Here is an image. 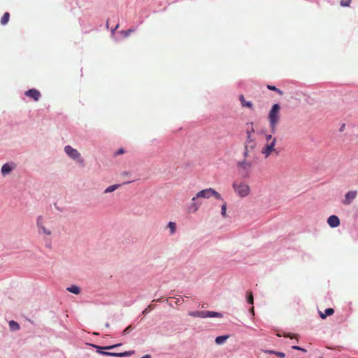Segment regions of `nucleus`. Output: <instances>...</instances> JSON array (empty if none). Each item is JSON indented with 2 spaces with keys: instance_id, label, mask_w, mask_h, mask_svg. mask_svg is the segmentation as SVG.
I'll return each mask as SVG.
<instances>
[{
  "instance_id": "obj_23",
  "label": "nucleus",
  "mask_w": 358,
  "mask_h": 358,
  "mask_svg": "<svg viewBox=\"0 0 358 358\" xmlns=\"http://www.w3.org/2000/svg\"><path fill=\"white\" fill-rule=\"evenodd\" d=\"M254 122H249L246 124V126L248 127L246 130V134L247 136H252L253 133H255V129L253 127Z\"/></svg>"
},
{
  "instance_id": "obj_12",
  "label": "nucleus",
  "mask_w": 358,
  "mask_h": 358,
  "mask_svg": "<svg viewBox=\"0 0 358 358\" xmlns=\"http://www.w3.org/2000/svg\"><path fill=\"white\" fill-rule=\"evenodd\" d=\"M272 152H275L277 155L279 154L278 151H276L271 145L267 144H266L262 150V153L265 155V157H268Z\"/></svg>"
},
{
  "instance_id": "obj_42",
  "label": "nucleus",
  "mask_w": 358,
  "mask_h": 358,
  "mask_svg": "<svg viewBox=\"0 0 358 358\" xmlns=\"http://www.w3.org/2000/svg\"><path fill=\"white\" fill-rule=\"evenodd\" d=\"M124 150L123 148H120L117 152H115V155H121V154H123L124 153Z\"/></svg>"
},
{
  "instance_id": "obj_7",
  "label": "nucleus",
  "mask_w": 358,
  "mask_h": 358,
  "mask_svg": "<svg viewBox=\"0 0 358 358\" xmlns=\"http://www.w3.org/2000/svg\"><path fill=\"white\" fill-rule=\"evenodd\" d=\"M24 94L27 96H29V97L33 99L36 101H38L41 96L40 92L38 90L34 89V88H31V89L27 90L24 92Z\"/></svg>"
},
{
  "instance_id": "obj_41",
  "label": "nucleus",
  "mask_w": 358,
  "mask_h": 358,
  "mask_svg": "<svg viewBox=\"0 0 358 358\" xmlns=\"http://www.w3.org/2000/svg\"><path fill=\"white\" fill-rule=\"evenodd\" d=\"M150 310H151L150 306H148L147 308H145L143 310L142 314H147L150 311Z\"/></svg>"
},
{
  "instance_id": "obj_21",
  "label": "nucleus",
  "mask_w": 358,
  "mask_h": 358,
  "mask_svg": "<svg viewBox=\"0 0 358 358\" xmlns=\"http://www.w3.org/2000/svg\"><path fill=\"white\" fill-rule=\"evenodd\" d=\"M66 290L74 294H79L81 292L80 288L76 285H72L70 287H67Z\"/></svg>"
},
{
  "instance_id": "obj_13",
  "label": "nucleus",
  "mask_w": 358,
  "mask_h": 358,
  "mask_svg": "<svg viewBox=\"0 0 358 358\" xmlns=\"http://www.w3.org/2000/svg\"><path fill=\"white\" fill-rule=\"evenodd\" d=\"M211 189L212 188H208V189H205L201 191H199L196 194V197H199V198L202 197V198H206V199H208V198L211 197Z\"/></svg>"
},
{
  "instance_id": "obj_19",
  "label": "nucleus",
  "mask_w": 358,
  "mask_h": 358,
  "mask_svg": "<svg viewBox=\"0 0 358 358\" xmlns=\"http://www.w3.org/2000/svg\"><path fill=\"white\" fill-rule=\"evenodd\" d=\"M189 315L194 317L206 318V310L193 311L190 312Z\"/></svg>"
},
{
  "instance_id": "obj_46",
  "label": "nucleus",
  "mask_w": 358,
  "mask_h": 358,
  "mask_svg": "<svg viewBox=\"0 0 358 358\" xmlns=\"http://www.w3.org/2000/svg\"><path fill=\"white\" fill-rule=\"evenodd\" d=\"M345 127V124H342L341 127H340V129H339V131L342 132L344 130Z\"/></svg>"
},
{
  "instance_id": "obj_35",
  "label": "nucleus",
  "mask_w": 358,
  "mask_h": 358,
  "mask_svg": "<svg viewBox=\"0 0 358 358\" xmlns=\"http://www.w3.org/2000/svg\"><path fill=\"white\" fill-rule=\"evenodd\" d=\"M42 220H43V217L41 215L38 216L37 220H36V224L38 228L43 225Z\"/></svg>"
},
{
  "instance_id": "obj_15",
  "label": "nucleus",
  "mask_w": 358,
  "mask_h": 358,
  "mask_svg": "<svg viewBox=\"0 0 358 358\" xmlns=\"http://www.w3.org/2000/svg\"><path fill=\"white\" fill-rule=\"evenodd\" d=\"M134 350L125 351L123 352H113V357H129L134 354Z\"/></svg>"
},
{
  "instance_id": "obj_49",
  "label": "nucleus",
  "mask_w": 358,
  "mask_h": 358,
  "mask_svg": "<svg viewBox=\"0 0 358 358\" xmlns=\"http://www.w3.org/2000/svg\"><path fill=\"white\" fill-rule=\"evenodd\" d=\"M46 247L50 248H51V243H47L46 244Z\"/></svg>"
},
{
  "instance_id": "obj_22",
  "label": "nucleus",
  "mask_w": 358,
  "mask_h": 358,
  "mask_svg": "<svg viewBox=\"0 0 358 358\" xmlns=\"http://www.w3.org/2000/svg\"><path fill=\"white\" fill-rule=\"evenodd\" d=\"M9 328H10V331H18L20 329V324L18 322H17L14 320H10L9 322Z\"/></svg>"
},
{
  "instance_id": "obj_10",
  "label": "nucleus",
  "mask_w": 358,
  "mask_h": 358,
  "mask_svg": "<svg viewBox=\"0 0 358 358\" xmlns=\"http://www.w3.org/2000/svg\"><path fill=\"white\" fill-rule=\"evenodd\" d=\"M15 166L13 163H6L4 164L1 169V174L3 176H6L10 173L12 170L14 169Z\"/></svg>"
},
{
  "instance_id": "obj_39",
  "label": "nucleus",
  "mask_w": 358,
  "mask_h": 358,
  "mask_svg": "<svg viewBox=\"0 0 358 358\" xmlns=\"http://www.w3.org/2000/svg\"><path fill=\"white\" fill-rule=\"evenodd\" d=\"M275 355L280 358H284L285 357V354L282 352H278L276 351Z\"/></svg>"
},
{
  "instance_id": "obj_54",
  "label": "nucleus",
  "mask_w": 358,
  "mask_h": 358,
  "mask_svg": "<svg viewBox=\"0 0 358 358\" xmlns=\"http://www.w3.org/2000/svg\"><path fill=\"white\" fill-rule=\"evenodd\" d=\"M320 358H322V357H320Z\"/></svg>"
},
{
  "instance_id": "obj_6",
  "label": "nucleus",
  "mask_w": 358,
  "mask_h": 358,
  "mask_svg": "<svg viewBox=\"0 0 358 358\" xmlns=\"http://www.w3.org/2000/svg\"><path fill=\"white\" fill-rule=\"evenodd\" d=\"M357 190H351L348 192L345 195L344 199L342 201V203L345 206H348L352 203L357 195Z\"/></svg>"
},
{
  "instance_id": "obj_2",
  "label": "nucleus",
  "mask_w": 358,
  "mask_h": 358,
  "mask_svg": "<svg viewBox=\"0 0 358 358\" xmlns=\"http://www.w3.org/2000/svg\"><path fill=\"white\" fill-rule=\"evenodd\" d=\"M232 187L236 194L241 198H245L250 193L249 185L243 182L234 181Z\"/></svg>"
},
{
  "instance_id": "obj_29",
  "label": "nucleus",
  "mask_w": 358,
  "mask_h": 358,
  "mask_svg": "<svg viewBox=\"0 0 358 358\" xmlns=\"http://www.w3.org/2000/svg\"><path fill=\"white\" fill-rule=\"evenodd\" d=\"M168 226L170 228L171 234H174L175 231H176V223L173 222H169V224H168Z\"/></svg>"
},
{
  "instance_id": "obj_26",
  "label": "nucleus",
  "mask_w": 358,
  "mask_h": 358,
  "mask_svg": "<svg viewBox=\"0 0 358 358\" xmlns=\"http://www.w3.org/2000/svg\"><path fill=\"white\" fill-rule=\"evenodd\" d=\"M211 196H215L217 200L223 201V198L221 194L213 188L211 189Z\"/></svg>"
},
{
  "instance_id": "obj_11",
  "label": "nucleus",
  "mask_w": 358,
  "mask_h": 358,
  "mask_svg": "<svg viewBox=\"0 0 358 358\" xmlns=\"http://www.w3.org/2000/svg\"><path fill=\"white\" fill-rule=\"evenodd\" d=\"M90 345L92 348L96 349V352H98L99 354L102 355L103 356L113 357V352L104 351L103 350H105L104 347H101V346H99V345H96V344H90Z\"/></svg>"
},
{
  "instance_id": "obj_8",
  "label": "nucleus",
  "mask_w": 358,
  "mask_h": 358,
  "mask_svg": "<svg viewBox=\"0 0 358 358\" xmlns=\"http://www.w3.org/2000/svg\"><path fill=\"white\" fill-rule=\"evenodd\" d=\"M327 224L331 228H336L341 224L340 219L337 215H331L327 219Z\"/></svg>"
},
{
  "instance_id": "obj_24",
  "label": "nucleus",
  "mask_w": 358,
  "mask_h": 358,
  "mask_svg": "<svg viewBox=\"0 0 358 358\" xmlns=\"http://www.w3.org/2000/svg\"><path fill=\"white\" fill-rule=\"evenodd\" d=\"M10 18V14L8 12H6L1 19V24L5 25L8 23Z\"/></svg>"
},
{
  "instance_id": "obj_51",
  "label": "nucleus",
  "mask_w": 358,
  "mask_h": 358,
  "mask_svg": "<svg viewBox=\"0 0 358 358\" xmlns=\"http://www.w3.org/2000/svg\"><path fill=\"white\" fill-rule=\"evenodd\" d=\"M127 174H128V172H127V171H124L122 173V175H124V176H127Z\"/></svg>"
},
{
  "instance_id": "obj_1",
  "label": "nucleus",
  "mask_w": 358,
  "mask_h": 358,
  "mask_svg": "<svg viewBox=\"0 0 358 358\" xmlns=\"http://www.w3.org/2000/svg\"><path fill=\"white\" fill-rule=\"evenodd\" d=\"M280 108L281 107L280 103H274L268 113V118L269 121V127L272 134H274L276 131V126L278 125L280 118Z\"/></svg>"
},
{
  "instance_id": "obj_48",
  "label": "nucleus",
  "mask_w": 358,
  "mask_h": 358,
  "mask_svg": "<svg viewBox=\"0 0 358 358\" xmlns=\"http://www.w3.org/2000/svg\"><path fill=\"white\" fill-rule=\"evenodd\" d=\"M134 181V180H131V181H127V182H123V184H129V183H131V182H132Z\"/></svg>"
},
{
  "instance_id": "obj_20",
  "label": "nucleus",
  "mask_w": 358,
  "mask_h": 358,
  "mask_svg": "<svg viewBox=\"0 0 358 358\" xmlns=\"http://www.w3.org/2000/svg\"><path fill=\"white\" fill-rule=\"evenodd\" d=\"M245 145L250 146L251 150H253L255 148L256 143L255 142V139L252 138V136H247Z\"/></svg>"
},
{
  "instance_id": "obj_18",
  "label": "nucleus",
  "mask_w": 358,
  "mask_h": 358,
  "mask_svg": "<svg viewBox=\"0 0 358 358\" xmlns=\"http://www.w3.org/2000/svg\"><path fill=\"white\" fill-rule=\"evenodd\" d=\"M229 337V335L228 334L218 336L215 338V342L217 345H222L226 342Z\"/></svg>"
},
{
  "instance_id": "obj_5",
  "label": "nucleus",
  "mask_w": 358,
  "mask_h": 358,
  "mask_svg": "<svg viewBox=\"0 0 358 358\" xmlns=\"http://www.w3.org/2000/svg\"><path fill=\"white\" fill-rule=\"evenodd\" d=\"M119 27V23H117L115 27L111 29V35L113 38L116 41L120 40V38H125L129 36L131 33H133L136 31V28H130L127 30H121L117 33V35H120V37L115 36V30Z\"/></svg>"
},
{
  "instance_id": "obj_30",
  "label": "nucleus",
  "mask_w": 358,
  "mask_h": 358,
  "mask_svg": "<svg viewBox=\"0 0 358 358\" xmlns=\"http://www.w3.org/2000/svg\"><path fill=\"white\" fill-rule=\"evenodd\" d=\"M246 299H247V302L249 304H250V305L253 304V296H252V293L247 292Z\"/></svg>"
},
{
  "instance_id": "obj_36",
  "label": "nucleus",
  "mask_w": 358,
  "mask_h": 358,
  "mask_svg": "<svg viewBox=\"0 0 358 358\" xmlns=\"http://www.w3.org/2000/svg\"><path fill=\"white\" fill-rule=\"evenodd\" d=\"M249 148H250V146L245 145V147H244L243 156H244L245 158H246L248 156Z\"/></svg>"
},
{
  "instance_id": "obj_34",
  "label": "nucleus",
  "mask_w": 358,
  "mask_h": 358,
  "mask_svg": "<svg viewBox=\"0 0 358 358\" xmlns=\"http://www.w3.org/2000/svg\"><path fill=\"white\" fill-rule=\"evenodd\" d=\"M292 348L294 349V350H296L301 351L303 352H307V350L305 348H301V347L298 346V345H293L292 347Z\"/></svg>"
},
{
  "instance_id": "obj_3",
  "label": "nucleus",
  "mask_w": 358,
  "mask_h": 358,
  "mask_svg": "<svg viewBox=\"0 0 358 358\" xmlns=\"http://www.w3.org/2000/svg\"><path fill=\"white\" fill-rule=\"evenodd\" d=\"M238 173L242 179H248L250 176L252 163L245 159L237 162Z\"/></svg>"
},
{
  "instance_id": "obj_17",
  "label": "nucleus",
  "mask_w": 358,
  "mask_h": 358,
  "mask_svg": "<svg viewBox=\"0 0 358 358\" xmlns=\"http://www.w3.org/2000/svg\"><path fill=\"white\" fill-rule=\"evenodd\" d=\"M207 317H223V314L220 312L206 310V318Z\"/></svg>"
},
{
  "instance_id": "obj_28",
  "label": "nucleus",
  "mask_w": 358,
  "mask_h": 358,
  "mask_svg": "<svg viewBox=\"0 0 358 358\" xmlns=\"http://www.w3.org/2000/svg\"><path fill=\"white\" fill-rule=\"evenodd\" d=\"M134 329V327H133L131 324L129 325L127 327H126L122 332L121 333L122 336H126L129 332H131Z\"/></svg>"
},
{
  "instance_id": "obj_4",
  "label": "nucleus",
  "mask_w": 358,
  "mask_h": 358,
  "mask_svg": "<svg viewBox=\"0 0 358 358\" xmlns=\"http://www.w3.org/2000/svg\"><path fill=\"white\" fill-rule=\"evenodd\" d=\"M64 152L70 158L76 160L81 166H85V161L76 149H74L71 145H66L64 147Z\"/></svg>"
},
{
  "instance_id": "obj_14",
  "label": "nucleus",
  "mask_w": 358,
  "mask_h": 358,
  "mask_svg": "<svg viewBox=\"0 0 358 358\" xmlns=\"http://www.w3.org/2000/svg\"><path fill=\"white\" fill-rule=\"evenodd\" d=\"M239 100L241 103L242 106L247 107L251 110L253 109V103L250 101H245L243 94L239 96Z\"/></svg>"
},
{
  "instance_id": "obj_32",
  "label": "nucleus",
  "mask_w": 358,
  "mask_h": 358,
  "mask_svg": "<svg viewBox=\"0 0 358 358\" xmlns=\"http://www.w3.org/2000/svg\"><path fill=\"white\" fill-rule=\"evenodd\" d=\"M226 210H227V203L224 202L221 207V215L223 217H226Z\"/></svg>"
},
{
  "instance_id": "obj_16",
  "label": "nucleus",
  "mask_w": 358,
  "mask_h": 358,
  "mask_svg": "<svg viewBox=\"0 0 358 358\" xmlns=\"http://www.w3.org/2000/svg\"><path fill=\"white\" fill-rule=\"evenodd\" d=\"M334 313V310L332 308H326L324 313L319 311L320 317L322 319H325L327 316L333 315Z\"/></svg>"
},
{
  "instance_id": "obj_53",
  "label": "nucleus",
  "mask_w": 358,
  "mask_h": 358,
  "mask_svg": "<svg viewBox=\"0 0 358 358\" xmlns=\"http://www.w3.org/2000/svg\"><path fill=\"white\" fill-rule=\"evenodd\" d=\"M106 27H108V22L107 21L106 22Z\"/></svg>"
},
{
  "instance_id": "obj_50",
  "label": "nucleus",
  "mask_w": 358,
  "mask_h": 358,
  "mask_svg": "<svg viewBox=\"0 0 358 358\" xmlns=\"http://www.w3.org/2000/svg\"><path fill=\"white\" fill-rule=\"evenodd\" d=\"M105 327H107V328H108V327H110L109 323H108V322H106V323L105 324Z\"/></svg>"
},
{
  "instance_id": "obj_45",
  "label": "nucleus",
  "mask_w": 358,
  "mask_h": 358,
  "mask_svg": "<svg viewBox=\"0 0 358 358\" xmlns=\"http://www.w3.org/2000/svg\"><path fill=\"white\" fill-rule=\"evenodd\" d=\"M273 138L271 134H266V139L267 141H270L271 139L273 140Z\"/></svg>"
},
{
  "instance_id": "obj_9",
  "label": "nucleus",
  "mask_w": 358,
  "mask_h": 358,
  "mask_svg": "<svg viewBox=\"0 0 358 358\" xmlns=\"http://www.w3.org/2000/svg\"><path fill=\"white\" fill-rule=\"evenodd\" d=\"M197 199H199V197H196V195L192 199V202L189 204V206H188L189 212L195 213L199 209L201 203L199 201H196Z\"/></svg>"
},
{
  "instance_id": "obj_44",
  "label": "nucleus",
  "mask_w": 358,
  "mask_h": 358,
  "mask_svg": "<svg viewBox=\"0 0 358 358\" xmlns=\"http://www.w3.org/2000/svg\"><path fill=\"white\" fill-rule=\"evenodd\" d=\"M285 337H287V338H294V335L291 333H287L286 334L284 335Z\"/></svg>"
},
{
  "instance_id": "obj_33",
  "label": "nucleus",
  "mask_w": 358,
  "mask_h": 358,
  "mask_svg": "<svg viewBox=\"0 0 358 358\" xmlns=\"http://www.w3.org/2000/svg\"><path fill=\"white\" fill-rule=\"evenodd\" d=\"M39 229L42 230V231L47 235L51 234V231L49 229H46L43 225L40 227Z\"/></svg>"
},
{
  "instance_id": "obj_25",
  "label": "nucleus",
  "mask_w": 358,
  "mask_h": 358,
  "mask_svg": "<svg viewBox=\"0 0 358 358\" xmlns=\"http://www.w3.org/2000/svg\"><path fill=\"white\" fill-rule=\"evenodd\" d=\"M120 186V184L110 185L105 189L104 192L105 193L112 192L115 191V189H117Z\"/></svg>"
},
{
  "instance_id": "obj_47",
  "label": "nucleus",
  "mask_w": 358,
  "mask_h": 358,
  "mask_svg": "<svg viewBox=\"0 0 358 358\" xmlns=\"http://www.w3.org/2000/svg\"><path fill=\"white\" fill-rule=\"evenodd\" d=\"M55 208H56L58 210H59V211H62V208H60L59 206H57L56 203H55Z\"/></svg>"
},
{
  "instance_id": "obj_40",
  "label": "nucleus",
  "mask_w": 358,
  "mask_h": 358,
  "mask_svg": "<svg viewBox=\"0 0 358 358\" xmlns=\"http://www.w3.org/2000/svg\"><path fill=\"white\" fill-rule=\"evenodd\" d=\"M275 143H276V138H273L272 141L270 143H267V145H271V147L274 148Z\"/></svg>"
},
{
  "instance_id": "obj_31",
  "label": "nucleus",
  "mask_w": 358,
  "mask_h": 358,
  "mask_svg": "<svg viewBox=\"0 0 358 358\" xmlns=\"http://www.w3.org/2000/svg\"><path fill=\"white\" fill-rule=\"evenodd\" d=\"M351 3V0H341L340 4L343 7H348Z\"/></svg>"
},
{
  "instance_id": "obj_43",
  "label": "nucleus",
  "mask_w": 358,
  "mask_h": 358,
  "mask_svg": "<svg viewBox=\"0 0 358 358\" xmlns=\"http://www.w3.org/2000/svg\"><path fill=\"white\" fill-rule=\"evenodd\" d=\"M115 348H116V345H114L104 346L105 350H112V349H114Z\"/></svg>"
},
{
  "instance_id": "obj_37",
  "label": "nucleus",
  "mask_w": 358,
  "mask_h": 358,
  "mask_svg": "<svg viewBox=\"0 0 358 358\" xmlns=\"http://www.w3.org/2000/svg\"><path fill=\"white\" fill-rule=\"evenodd\" d=\"M262 352L268 355H275L276 351L271 350H262Z\"/></svg>"
},
{
  "instance_id": "obj_27",
  "label": "nucleus",
  "mask_w": 358,
  "mask_h": 358,
  "mask_svg": "<svg viewBox=\"0 0 358 358\" xmlns=\"http://www.w3.org/2000/svg\"><path fill=\"white\" fill-rule=\"evenodd\" d=\"M267 88L271 91H274V92H276L278 94L280 95H282L283 94L282 91L280 90V89L277 88L274 85H267Z\"/></svg>"
},
{
  "instance_id": "obj_38",
  "label": "nucleus",
  "mask_w": 358,
  "mask_h": 358,
  "mask_svg": "<svg viewBox=\"0 0 358 358\" xmlns=\"http://www.w3.org/2000/svg\"><path fill=\"white\" fill-rule=\"evenodd\" d=\"M352 236L355 239H357L358 238V229H355V230L352 231Z\"/></svg>"
},
{
  "instance_id": "obj_52",
  "label": "nucleus",
  "mask_w": 358,
  "mask_h": 358,
  "mask_svg": "<svg viewBox=\"0 0 358 358\" xmlns=\"http://www.w3.org/2000/svg\"><path fill=\"white\" fill-rule=\"evenodd\" d=\"M114 345H116V348H117V347H119V346L122 345V343L115 344Z\"/></svg>"
}]
</instances>
